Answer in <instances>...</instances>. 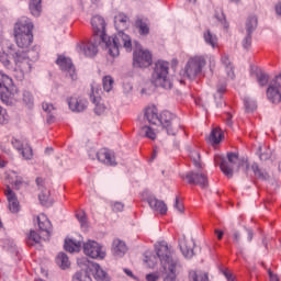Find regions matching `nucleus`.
I'll return each mask as SVG.
<instances>
[{"mask_svg": "<svg viewBox=\"0 0 281 281\" xmlns=\"http://www.w3.org/2000/svg\"><path fill=\"white\" fill-rule=\"evenodd\" d=\"M34 24L29 18H21L14 25L15 44L24 52H32L30 47L34 43Z\"/></svg>", "mask_w": 281, "mask_h": 281, "instance_id": "1", "label": "nucleus"}, {"mask_svg": "<svg viewBox=\"0 0 281 281\" xmlns=\"http://www.w3.org/2000/svg\"><path fill=\"white\" fill-rule=\"evenodd\" d=\"M41 46H33L32 50L27 52H15L13 55L15 78L23 80L27 74L32 71V63L37 60Z\"/></svg>", "mask_w": 281, "mask_h": 281, "instance_id": "2", "label": "nucleus"}, {"mask_svg": "<svg viewBox=\"0 0 281 281\" xmlns=\"http://www.w3.org/2000/svg\"><path fill=\"white\" fill-rule=\"evenodd\" d=\"M156 254L164 268V281H177V261L172 259V251L168 244L165 241L158 244Z\"/></svg>", "mask_w": 281, "mask_h": 281, "instance_id": "3", "label": "nucleus"}, {"mask_svg": "<svg viewBox=\"0 0 281 281\" xmlns=\"http://www.w3.org/2000/svg\"><path fill=\"white\" fill-rule=\"evenodd\" d=\"M103 43L112 58L120 56V47H124L126 52L133 50V42L131 41V36L126 35L122 31H119V33L112 37H105Z\"/></svg>", "mask_w": 281, "mask_h": 281, "instance_id": "4", "label": "nucleus"}, {"mask_svg": "<svg viewBox=\"0 0 281 281\" xmlns=\"http://www.w3.org/2000/svg\"><path fill=\"white\" fill-rule=\"evenodd\" d=\"M168 71H170V64L168 61L158 60L155 64L154 72L151 75V81L155 87L172 89V81L168 77Z\"/></svg>", "mask_w": 281, "mask_h": 281, "instance_id": "5", "label": "nucleus"}, {"mask_svg": "<svg viewBox=\"0 0 281 281\" xmlns=\"http://www.w3.org/2000/svg\"><path fill=\"white\" fill-rule=\"evenodd\" d=\"M205 65H207V60L203 55H195L189 58L184 67V76H187L189 80H194L196 76H201V74H203Z\"/></svg>", "mask_w": 281, "mask_h": 281, "instance_id": "6", "label": "nucleus"}, {"mask_svg": "<svg viewBox=\"0 0 281 281\" xmlns=\"http://www.w3.org/2000/svg\"><path fill=\"white\" fill-rule=\"evenodd\" d=\"M214 162L216 166H220L225 177L232 179V177H234V167L238 165V154L228 153L227 159L221 155H215Z\"/></svg>", "mask_w": 281, "mask_h": 281, "instance_id": "7", "label": "nucleus"}, {"mask_svg": "<svg viewBox=\"0 0 281 281\" xmlns=\"http://www.w3.org/2000/svg\"><path fill=\"white\" fill-rule=\"evenodd\" d=\"M14 81L10 76L0 71V100L4 104H12V98L14 97Z\"/></svg>", "mask_w": 281, "mask_h": 281, "instance_id": "8", "label": "nucleus"}, {"mask_svg": "<svg viewBox=\"0 0 281 281\" xmlns=\"http://www.w3.org/2000/svg\"><path fill=\"white\" fill-rule=\"evenodd\" d=\"M83 254L88 256V258H92V260H104V258H106V249L95 240L83 243Z\"/></svg>", "mask_w": 281, "mask_h": 281, "instance_id": "9", "label": "nucleus"}, {"mask_svg": "<svg viewBox=\"0 0 281 281\" xmlns=\"http://www.w3.org/2000/svg\"><path fill=\"white\" fill-rule=\"evenodd\" d=\"M153 65V54L149 50L138 48L133 53V67L146 69Z\"/></svg>", "mask_w": 281, "mask_h": 281, "instance_id": "10", "label": "nucleus"}, {"mask_svg": "<svg viewBox=\"0 0 281 281\" xmlns=\"http://www.w3.org/2000/svg\"><path fill=\"white\" fill-rule=\"evenodd\" d=\"M267 98L272 104L281 102V75L277 76L267 89Z\"/></svg>", "mask_w": 281, "mask_h": 281, "instance_id": "11", "label": "nucleus"}, {"mask_svg": "<svg viewBox=\"0 0 281 281\" xmlns=\"http://www.w3.org/2000/svg\"><path fill=\"white\" fill-rule=\"evenodd\" d=\"M79 267L82 265H87L90 273H92L93 278L98 281H109V274L100 267V265L95 262H90L87 259H78Z\"/></svg>", "mask_w": 281, "mask_h": 281, "instance_id": "12", "label": "nucleus"}, {"mask_svg": "<svg viewBox=\"0 0 281 281\" xmlns=\"http://www.w3.org/2000/svg\"><path fill=\"white\" fill-rule=\"evenodd\" d=\"M181 178L190 183V186H200L202 190H205L210 186V182L207 181V175L203 172L190 171L186 176H181Z\"/></svg>", "mask_w": 281, "mask_h": 281, "instance_id": "13", "label": "nucleus"}, {"mask_svg": "<svg viewBox=\"0 0 281 281\" xmlns=\"http://www.w3.org/2000/svg\"><path fill=\"white\" fill-rule=\"evenodd\" d=\"M56 65L61 69V71H65L66 76H68L71 80H78V74L76 72V66H74V63L69 57H65L63 55H59Z\"/></svg>", "mask_w": 281, "mask_h": 281, "instance_id": "14", "label": "nucleus"}, {"mask_svg": "<svg viewBox=\"0 0 281 281\" xmlns=\"http://www.w3.org/2000/svg\"><path fill=\"white\" fill-rule=\"evenodd\" d=\"M91 25H92V32L95 36L100 37V41L104 43L106 41V22L104 21V18L100 15H94L91 19Z\"/></svg>", "mask_w": 281, "mask_h": 281, "instance_id": "15", "label": "nucleus"}, {"mask_svg": "<svg viewBox=\"0 0 281 281\" xmlns=\"http://www.w3.org/2000/svg\"><path fill=\"white\" fill-rule=\"evenodd\" d=\"M179 247L182 256L187 260L194 257V240L187 239L184 234L179 236Z\"/></svg>", "mask_w": 281, "mask_h": 281, "instance_id": "16", "label": "nucleus"}, {"mask_svg": "<svg viewBox=\"0 0 281 281\" xmlns=\"http://www.w3.org/2000/svg\"><path fill=\"white\" fill-rule=\"evenodd\" d=\"M76 52H78V54H83V56H87L88 58H93V56L98 54V46L92 42H81L77 45Z\"/></svg>", "mask_w": 281, "mask_h": 281, "instance_id": "17", "label": "nucleus"}, {"mask_svg": "<svg viewBox=\"0 0 281 281\" xmlns=\"http://www.w3.org/2000/svg\"><path fill=\"white\" fill-rule=\"evenodd\" d=\"M89 102L80 97H70L68 99V106L75 113H82L88 106Z\"/></svg>", "mask_w": 281, "mask_h": 281, "instance_id": "18", "label": "nucleus"}, {"mask_svg": "<svg viewBox=\"0 0 281 281\" xmlns=\"http://www.w3.org/2000/svg\"><path fill=\"white\" fill-rule=\"evenodd\" d=\"M159 124L166 128L168 135H175V131L171 127L172 120H175V114L170 111H162L160 113Z\"/></svg>", "mask_w": 281, "mask_h": 281, "instance_id": "19", "label": "nucleus"}, {"mask_svg": "<svg viewBox=\"0 0 281 281\" xmlns=\"http://www.w3.org/2000/svg\"><path fill=\"white\" fill-rule=\"evenodd\" d=\"M144 120L145 122H148V124H150L151 126L159 125V112L157 110V106H147L144 111Z\"/></svg>", "mask_w": 281, "mask_h": 281, "instance_id": "20", "label": "nucleus"}, {"mask_svg": "<svg viewBox=\"0 0 281 281\" xmlns=\"http://www.w3.org/2000/svg\"><path fill=\"white\" fill-rule=\"evenodd\" d=\"M98 161L101 164H104L105 166H115V155H113V151L101 148L97 153Z\"/></svg>", "mask_w": 281, "mask_h": 281, "instance_id": "21", "label": "nucleus"}, {"mask_svg": "<svg viewBox=\"0 0 281 281\" xmlns=\"http://www.w3.org/2000/svg\"><path fill=\"white\" fill-rule=\"evenodd\" d=\"M147 203L151 210H154V212H158V214H166V212H168L166 203L161 200H157L155 196H149Z\"/></svg>", "mask_w": 281, "mask_h": 281, "instance_id": "22", "label": "nucleus"}, {"mask_svg": "<svg viewBox=\"0 0 281 281\" xmlns=\"http://www.w3.org/2000/svg\"><path fill=\"white\" fill-rule=\"evenodd\" d=\"M64 247L67 251H69V254H75L76 251H80L82 244L78 239L66 238Z\"/></svg>", "mask_w": 281, "mask_h": 281, "instance_id": "23", "label": "nucleus"}, {"mask_svg": "<svg viewBox=\"0 0 281 281\" xmlns=\"http://www.w3.org/2000/svg\"><path fill=\"white\" fill-rule=\"evenodd\" d=\"M112 251L114 256L122 258V256L127 251L126 244L120 239H114L112 244Z\"/></svg>", "mask_w": 281, "mask_h": 281, "instance_id": "24", "label": "nucleus"}, {"mask_svg": "<svg viewBox=\"0 0 281 281\" xmlns=\"http://www.w3.org/2000/svg\"><path fill=\"white\" fill-rule=\"evenodd\" d=\"M221 63L222 65H224L226 69L227 77L231 78V80H234V66L229 60V56L227 54H223L221 58Z\"/></svg>", "mask_w": 281, "mask_h": 281, "instance_id": "25", "label": "nucleus"}, {"mask_svg": "<svg viewBox=\"0 0 281 281\" xmlns=\"http://www.w3.org/2000/svg\"><path fill=\"white\" fill-rule=\"evenodd\" d=\"M126 23H128V16L124 13H119L114 16V25L117 31L125 30Z\"/></svg>", "mask_w": 281, "mask_h": 281, "instance_id": "26", "label": "nucleus"}, {"mask_svg": "<svg viewBox=\"0 0 281 281\" xmlns=\"http://www.w3.org/2000/svg\"><path fill=\"white\" fill-rule=\"evenodd\" d=\"M189 157L194 168H198V170H203V162H201V153H199V150L196 149L190 150Z\"/></svg>", "mask_w": 281, "mask_h": 281, "instance_id": "27", "label": "nucleus"}, {"mask_svg": "<svg viewBox=\"0 0 281 281\" xmlns=\"http://www.w3.org/2000/svg\"><path fill=\"white\" fill-rule=\"evenodd\" d=\"M56 265L60 267V269H69L71 262L69 261V257L65 252H59L55 259Z\"/></svg>", "mask_w": 281, "mask_h": 281, "instance_id": "28", "label": "nucleus"}, {"mask_svg": "<svg viewBox=\"0 0 281 281\" xmlns=\"http://www.w3.org/2000/svg\"><path fill=\"white\" fill-rule=\"evenodd\" d=\"M251 170L257 177V179H260L261 181H267L269 179V172H267L265 169H261L258 164H252L251 165Z\"/></svg>", "mask_w": 281, "mask_h": 281, "instance_id": "29", "label": "nucleus"}, {"mask_svg": "<svg viewBox=\"0 0 281 281\" xmlns=\"http://www.w3.org/2000/svg\"><path fill=\"white\" fill-rule=\"evenodd\" d=\"M9 183H11V186H14L15 190H21L23 186H27V182L23 180V177L16 176L15 173L9 176Z\"/></svg>", "mask_w": 281, "mask_h": 281, "instance_id": "30", "label": "nucleus"}, {"mask_svg": "<svg viewBox=\"0 0 281 281\" xmlns=\"http://www.w3.org/2000/svg\"><path fill=\"white\" fill-rule=\"evenodd\" d=\"M135 26L137 27L140 36H148V34H150V27L148 26V23L146 21L137 19L135 22Z\"/></svg>", "mask_w": 281, "mask_h": 281, "instance_id": "31", "label": "nucleus"}, {"mask_svg": "<svg viewBox=\"0 0 281 281\" xmlns=\"http://www.w3.org/2000/svg\"><path fill=\"white\" fill-rule=\"evenodd\" d=\"M204 41L206 45H211V47H213V49L215 47H218V37H216L215 34H212L211 31H206L204 32Z\"/></svg>", "mask_w": 281, "mask_h": 281, "instance_id": "32", "label": "nucleus"}, {"mask_svg": "<svg viewBox=\"0 0 281 281\" xmlns=\"http://www.w3.org/2000/svg\"><path fill=\"white\" fill-rule=\"evenodd\" d=\"M222 139L223 132L218 127L214 128L209 136V142H211V144H221Z\"/></svg>", "mask_w": 281, "mask_h": 281, "instance_id": "33", "label": "nucleus"}, {"mask_svg": "<svg viewBox=\"0 0 281 281\" xmlns=\"http://www.w3.org/2000/svg\"><path fill=\"white\" fill-rule=\"evenodd\" d=\"M256 77L260 87H267L269 83V75L267 72L262 71V69H257Z\"/></svg>", "mask_w": 281, "mask_h": 281, "instance_id": "34", "label": "nucleus"}, {"mask_svg": "<svg viewBox=\"0 0 281 281\" xmlns=\"http://www.w3.org/2000/svg\"><path fill=\"white\" fill-rule=\"evenodd\" d=\"M256 27H258V18L255 15L249 16L246 21V32L247 34H254L256 31Z\"/></svg>", "mask_w": 281, "mask_h": 281, "instance_id": "35", "label": "nucleus"}, {"mask_svg": "<svg viewBox=\"0 0 281 281\" xmlns=\"http://www.w3.org/2000/svg\"><path fill=\"white\" fill-rule=\"evenodd\" d=\"M189 280L190 281H210L207 273L200 272L198 273L194 270L189 271Z\"/></svg>", "mask_w": 281, "mask_h": 281, "instance_id": "36", "label": "nucleus"}, {"mask_svg": "<svg viewBox=\"0 0 281 281\" xmlns=\"http://www.w3.org/2000/svg\"><path fill=\"white\" fill-rule=\"evenodd\" d=\"M30 11L33 16H40L41 15V0H31L30 1Z\"/></svg>", "mask_w": 281, "mask_h": 281, "instance_id": "37", "label": "nucleus"}, {"mask_svg": "<svg viewBox=\"0 0 281 281\" xmlns=\"http://www.w3.org/2000/svg\"><path fill=\"white\" fill-rule=\"evenodd\" d=\"M38 243H41V235H38L36 231H31L26 245H29V247H34V245H38Z\"/></svg>", "mask_w": 281, "mask_h": 281, "instance_id": "38", "label": "nucleus"}, {"mask_svg": "<svg viewBox=\"0 0 281 281\" xmlns=\"http://www.w3.org/2000/svg\"><path fill=\"white\" fill-rule=\"evenodd\" d=\"M37 224L41 232H48L49 226L52 225V223L47 217H45V215L37 217Z\"/></svg>", "mask_w": 281, "mask_h": 281, "instance_id": "39", "label": "nucleus"}, {"mask_svg": "<svg viewBox=\"0 0 281 281\" xmlns=\"http://www.w3.org/2000/svg\"><path fill=\"white\" fill-rule=\"evenodd\" d=\"M74 281H92L91 277L89 276V268L87 270H81L77 272L74 278Z\"/></svg>", "mask_w": 281, "mask_h": 281, "instance_id": "40", "label": "nucleus"}, {"mask_svg": "<svg viewBox=\"0 0 281 281\" xmlns=\"http://www.w3.org/2000/svg\"><path fill=\"white\" fill-rule=\"evenodd\" d=\"M142 133L148 138V139H157V133L155 132V128L150 127V126H143L142 127Z\"/></svg>", "mask_w": 281, "mask_h": 281, "instance_id": "41", "label": "nucleus"}, {"mask_svg": "<svg viewBox=\"0 0 281 281\" xmlns=\"http://www.w3.org/2000/svg\"><path fill=\"white\" fill-rule=\"evenodd\" d=\"M258 154H259V159L261 161H267V160L271 159V149H269L267 147H259Z\"/></svg>", "mask_w": 281, "mask_h": 281, "instance_id": "42", "label": "nucleus"}, {"mask_svg": "<svg viewBox=\"0 0 281 281\" xmlns=\"http://www.w3.org/2000/svg\"><path fill=\"white\" fill-rule=\"evenodd\" d=\"M244 104H245V109H246L247 113H254V111H256V109H258L256 101H254L249 98L244 99Z\"/></svg>", "mask_w": 281, "mask_h": 281, "instance_id": "43", "label": "nucleus"}, {"mask_svg": "<svg viewBox=\"0 0 281 281\" xmlns=\"http://www.w3.org/2000/svg\"><path fill=\"white\" fill-rule=\"evenodd\" d=\"M0 63L7 69H12V61H10V57L7 55L5 52H0Z\"/></svg>", "mask_w": 281, "mask_h": 281, "instance_id": "44", "label": "nucleus"}, {"mask_svg": "<svg viewBox=\"0 0 281 281\" xmlns=\"http://www.w3.org/2000/svg\"><path fill=\"white\" fill-rule=\"evenodd\" d=\"M103 89L104 91H106L109 93V91H111L113 89V77L111 76H105L103 77Z\"/></svg>", "mask_w": 281, "mask_h": 281, "instance_id": "45", "label": "nucleus"}, {"mask_svg": "<svg viewBox=\"0 0 281 281\" xmlns=\"http://www.w3.org/2000/svg\"><path fill=\"white\" fill-rule=\"evenodd\" d=\"M20 153L24 159H32V157H34L32 147H30L29 145H26L25 147H22Z\"/></svg>", "mask_w": 281, "mask_h": 281, "instance_id": "46", "label": "nucleus"}, {"mask_svg": "<svg viewBox=\"0 0 281 281\" xmlns=\"http://www.w3.org/2000/svg\"><path fill=\"white\" fill-rule=\"evenodd\" d=\"M11 145L19 153H20V150H23V148L25 147V145L23 144V140H21L20 138H16V137H13L11 139Z\"/></svg>", "mask_w": 281, "mask_h": 281, "instance_id": "47", "label": "nucleus"}, {"mask_svg": "<svg viewBox=\"0 0 281 281\" xmlns=\"http://www.w3.org/2000/svg\"><path fill=\"white\" fill-rule=\"evenodd\" d=\"M8 122H10V115L5 109L0 106V124H8Z\"/></svg>", "mask_w": 281, "mask_h": 281, "instance_id": "48", "label": "nucleus"}, {"mask_svg": "<svg viewBox=\"0 0 281 281\" xmlns=\"http://www.w3.org/2000/svg\"><path fill=\"white\" fill-rule=\"evenodd\" d=\"M215 19L224 26L227 27V22L225 21V14L223 13V10L215 11Z\"/></svg>", "mask_w": 281, "mask_h": 281, "instance_id": "49", "label": "nucleus"}, {"mask_svg": "<svg viewBox=\"0 0 281 281\" xmlns=\"http://www.w3.org/2000/svg\"><path fill=\"white\" fill-rule=\"evenodd\" d=\"M38 199H40L42 205H47V203H49V191H47V190L42 191L38 194Z\"/></svg>", "mask_w": 281, "mask_h": 281, "instance_id": "50", "label": "nucleus"}, {"mask_svg": "<svg viewBox=\"0 0 281 281\" xmlns=\"http://www.w3.org/2000/svg\"><path fill=\"white\" fill-rule=\"evenodd\" d=\"M8 203L10 212H12V214H16V212H19V200H11Z\"/></svg>", "mask_w": 281, "mask_h": 281, "instance_id": "51", "label": "nucleus"}, {"mask_svg": "<svg viewBox=\"0 0 281 281\" xmlns=\"http://www.w3.org/2000/svg\"><path fill=\"white\" fill-rule=\"evenodd\" d=\"M8 202L16 200V193L12 191L10 186H7V190L4 191Z\"/></svg>", "mask_w": 281, "mask_h": 281, "instance_id": "52", "label": "nucleus"}, {"mask_svg": "<svg viewBox=\"0 0 281 281\" xmlns=\"http://www.w3.org/2000/svg\"><path fill=\"white\" fill-rule=\"evenodd\" d=\"M105 111H106V106L103 103L95 104V106H94L95 115H104Z\"/></svg>", "mask_w": 281, "mask_h": 281, "instance_id": "53", "label": "nucleus"}, {"mask_svg": "<svg viewBox=\"0 0 281 281\" xmlns=\"http://www.w3.org/2000/svg\"><path fill=\"white\" fill-rule=\"evenodd\" d=\"M243 47L244 49H249V47H251V33H247L243 41Z\"/></svg>", "mask_w": 281, "mask_h": 281, "instance_id": "54", "label": "nucleus"}, {"mask_svg": "<svg viewBox=\"0 0 281 281\" xmlns=\"http://www.w3.org/2000/svg\"><path fill=\"white\" fill-rule=\"evenodd\" d=\"M225 91H227V82L224 80L217 85V93H220V95H223Z\"/></svg>", "mask_w": 281, "mask_h": 281, "instance_id": "55", "label": "nucleus"}, {"mask_svg": "<svg viewBox=\"0 0 281 281\" xmlns=\"http://www.w3.org/2000/svg\"><path fill=\"white\" fill-rule=\"evenodd\" d=\"M23 102L25 104H33L34 103V98L32 97V93L30 92H24L23 93Z\"/></svg>", "mask_w": 281, "mask_h": 281, "instance_id": "56", "label": "nucleus"}, {"mask_svg": "<svg viewBox=\"0 0 281 281\" xmlns=\"http://www.w3.org/2000/svg\"><path fill=\"white\" fill-rule=\"evenodd\" d=\"M42 108H43V111H45V113H52L56 109L52 103H48V102H43Z\"/></svg>", "mask_w": 281, "mask_h": 281, "instance_id": "57", "label": "nucleus"}, {"mask_svg": "<svg viewBox=\"0 0 281 281\" xmlns=\"http://www.w3.org/2000/svg\"><path fill=\"white\" fill-rule=\"evenodd\" d=\"M113 212H122L124 210V204L122 202H114L112 204Z\"/></svg>", "mask_w": 281, "mask_h": 281, "instance_id": "58", "label": "nucleus"}, {"mask_svg": "<svg viewBox=\"0 0 281 281\" xmlns=\"http://www.w3.org/2000/svg\"><path fill=\"white\" fill-rule=\"evenodd\" d=\"M145 280L157 281V280H159V273H157V272L148 273V274H146Z\"/></svg>", "mask_w": 281, "mask_h": 281, "instance_id": "59", "label": "nucleus"}, {"mask_svg": "<svg viewBox=\"0 0 281 281\" xmlns=\"http://www.w3.org/2000/svg\"><path fill=\"white\" fill-rule=\"evenodd\" d=\"M177 211L180 214H183V212H186V206L183 205V202L179 198L177 199Z\"/></svg>", "mask_w": 281, "mask_h": 281, "instance_id": "60", "label": "nucleus"}, {"mask_svg": "<svg viewBox=\"0 0 281 281\" xmlns=\"http://www.w3.org/2000/svg\"><path fill=\"white\" fill-rule=\"evenodd\" d=\"M232 113H229V112H227L226 114H225V116H224V120H225V122H226V125L227 126H233L234 125V122L232 121Z\"/></svg>", "mask_w": 281, "mask_h": 281, "instance_id": "61", "label": "nucleus"}, {"mask_svg": "<svg viewBox=\"0 0 281 281\" xmlns=\"http://www.w3.org/2000/svg\"><path fill=\"white\" fill-rule=\"evenodd\" d=\"M233 240L235 243V245H239L240 243V233H238L237 231L233 234Z\"/></svg>", "mask_w": 281, "mask_h": 281, "instance_id": "62", "label": "nucleus"}, {"mask_svg": "<svg viewBox=\"0 0 281 281\" xmlns=\"http://www.w3.org/2000/svg\"><path fill=\"white\" fill-rule=\"evenodd\" d=\"M77 218L79 223H81V225H85V223H87V216H85V214H77Z\"/></svg>", "mask_w": 281, "mask_h": 281, "instance_id": "63", "label": "nucleus"}, {"mask_svg": "<svg viewBox=\"0 0 281 281\" xmlns=\"http://www.w3.org/2000/svg\"><path fill=\"white\" fill-rule=\"evenodd\" d=\"M268 274H269L270 281H280V279L278 278V276L273 274V272L271 271V269L268 270Z\"/></svg>", "mask_w": 281, "mask_h": 281, "instance_id": "64", "label": "nucleus"}]
</instances>
